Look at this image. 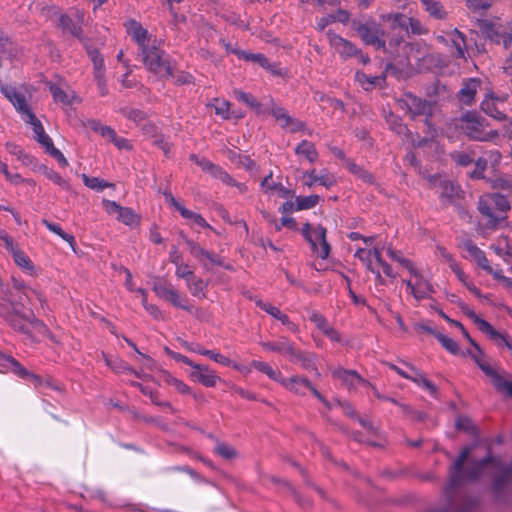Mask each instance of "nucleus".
<instances>
[{
  "mask_svg": "<svg viewBox=\"0 0 512 512\" xmlns=\"http://www.w3.org/2000/svg\"><path fill=\"white\" fill-rule=\"evenodd\" d=\"M490 379L494 387L499 391L509 378H507L505 371H497Z\"/></svg>",
  "mask_w": 512,
  "mask_h": 512,
  "instance_id": "obj_64",
  "label": "nucleus"
},
{
  "mask_svg": "<svg viewBox=\"0 0 512 512\" xmlns=\"http://www.w3.org/2000/svg\"><path fill=\"white\" fill-rule=\"evenodd\" d=\"M509 95L507 93L496 94L493 91L486 93L484 99L481 102L482 111L488 116L502 121L506 119V106Z\"/></svg>",
  "mask_w": 512,
  "mask_h": 512,
  "instance_id": "obj_10",
  "label": "nucleus"
},
{
  "mask_svg": "<svg viewBox=\"0 0 512 512\" xmlns=\"http://www.w3.org/2000/svg\"><path fill=\"white\" fill-rule=\"evenodd\" d=\"M492 247L496 254L501 256L506 262L512 260V245L507 237L500 238Z\"/></svg>",
  "mask_w": 512,
  "mask_h": 512,
  "instance_id": "obj_42",
  "label": "nucleus"
},
{
  "mask_svg": "<svg viewBox=\"0 0 512 512\" xmlns=\"http://www.w3.org/2000/svg\"><path fill=\"white\" fill-rule=\"evenodd\" d=\"M49 90L53 96L54 101L57 103H61L64 106H69L75 102L80 101L76 92L65 84H50Z\"/></svg>",
  "mask_w": 512,
  "mask_h": 512,
  "instance_id": "obj_18",
  "label": "nucleus"
},
{
  "mask_svg": "<svg viewBox=\"0 0 512 512\" xmlns=\"http://www.w3.org/2000/svg\"><path fill=\"white\" fill-rule=\"evenodd\" d=\"M260 344L264 350L278 352L291 362L300 360V353L286 338H280L275 342H261Z\"/></svg>",
  "mask_w": 512,
  "mask_h": 512,
  "instance_id": "obj_16",
  "label": "nucleus"
},
{
  "mask_svg": "<svg viewBox=\"0 0 512 512\" xmlns=\"http://www.w3.org/2000/svg\"><path fill=\"white\" fill-rule=\"evenodd\" d=\"M347 168H348L349 172L356 175L358 178H360L364 182L371 183L373 181L372 174L369 173L368 171H366L364 168L360 167L359 165H357L353 162H348Z\"/></svg>",
  "mask_w": 512,
  "mask_h": 512,
  "instance_id": "obj_53",
  "label": "nucleus"
},
{
  "mask_svg": "<svg viewBox=\"0 0 512 512\" xmlns=\"http://www.w3.org/2000/svg\"><path fill=\"white\" fill-rule=\"evenodd\" d=\"M435 337L448 352L454 355L459 353L458 344L452 338L442 333H435Z\"/></svg>",
  "mask_w": 512,
  "mask_h": 512,
  "instance_id": "obj_54",
  "label": "nucleus"
},
{
  "mask_svg": "<svg viewBox=\"0 0 512 512\" xmlns=\"http://www.w3.org/2000/svg\"><path fill=\"white\" fill-rule=\"evenodd\" d=\"M232 52L237 55L239 59L256 63L267 71L276 73L274 66L270 64L265 55L261 53H250L244 50H232Z\"/></svg>",
  "mask_w": 512,
  "mask_h": 512,
  "instance_id": "obj_29",
  "label": "nucleus"
},
{
  "mask_svg": "<svg viewBox=\"0 0 512 512\" xmlns=\"http://www.w3.org/2000/svg\"><path fill=\"white\" fill-rule=\"evenodd\" d=\"M357 32L361 39L368 45L380 48L384 46L385 40L382 38L383 34L376 24H364L357 28Z\"/></svg>",
  "mask_w": 512,
  "mask_h": 512,
  "instance_id": "obj_20",
  "label": "nucleus"
},
{
  "mask_svg": "<svg viewBox=\"0 0 512 512\" xmlns=\"http://www.w3.org/2000/svg\"><path fill=\"white\" fill-rule=\"evenodd\" d=\"M174 289L175 288L169 283H156L153 286V290L156 293V295L160 299L165 300V301H167V299L170 296V293H172Z\"/></svg>",
  "mask_w": 512,
  "mask_h": 512,
  "instance_id": "obj_57",
  "label": "nucleus"
},
{
  "mask_svg": "<svg viewBox=\"0 0 512 512\" xmlns=\"http://www.w3.org/2000/svg\"><path fill=\"white\" fill-rule=\"evenodd\" d=\"M490 204H495L497 212L506 213L510 210V203L505 196L498 193L485 194L480 197L478 209L480 213L487 218V224L494 227L504 219V217L498 213H494Z\"/></svg>",
  "mask_w": 512,
  "mask_h": 512,
  "instance_id": "obj_6",
  "label": "nucleus"
},
{
  "mask_svg": "<svg viewBox=\"0 0 512 512\" xmlns=\"http://www.w3.org/2000/svg\"><path fill=\"white\" fill-rule=\"evenodd\" d=\"M309 318L331 341L339 342L341 340L339 333L329 325L322 314L314 311Z\"/></svg>",
  "mask_w": 512,
  "mask_h": 512,
  "instance_id": "obj_28",
  "label": "nucleus"
},
{
  "mask_svg": "<svg viewBox=\"0 0 512 512\" xmlns=\"http://www.w3.org/2000/svg\"><path fill=\"white\" fill-rule=\"evenodd\" d=\"M174 307L181 308L188 312L192 311V306L188 304V299L185 295L180 294L176 289L170 293L169 298L167 299Z\"/></svg>",
  "mask_w": 512,
  "mask_h": 512,
  "instance_id": "obj_47",
  "label": "nucleus"
},
{
  "mask_svg": "<svg viewBox=\"0 0 512 512\" xmlns=\"http://www.w3.org/2000/svg\"><path fill=\"white\" fill-rule=\"evenodd\" d=\"M91 128L104 138L109 139L110 141H112V139L116 136V132L114 131V129H112L109 126H104L99 122H93Z\"/></svg>",
  "mask_w": 512,
  "mask_h": 512,
  "instance_id": "obj_59",
  "label": "nucleus"
},
{
  "mask_svg": "<svg viewBox=\"0 0 512 512\" xmlns=\"http://www.w3.org/2000/svg\"><path fill=\"white\" fill-rule=\"evenodd\" d=\"M180 214L183 218L188 220L191 225L198 226L202 228H211L207 221L198 213H195L186 208L180 209Z\"/></svg>",
  "mask_w": 512,
  "mask_h": 512,
  "instance_id": "obj_44",
  "label": "nucleus"
},
{
  "mask_svg": "<svg viewBox=\"0 0 512 512\" xmlns=\"http://www.w3.org/2000/svg\"><path fill=\"white\" fill-rule=\"evenodd\" d=\"M479 86V80L475 78L469 79L459 91V101L465 105H471Z\"/></svg>",
  "mask_w": 512,
  "mask_h": 512,
  "instance_id": "obj_30",
  "label": "nucleus"
},
{
  "mask_svg": "<svg viewBox=\"0 0 512 512\" xmlns=\"http://www.w3.org/2000/svg\"><path fill=\"white\" fill-rule=\"evenodd\" d=\"M463 248L482 269L491 270V266L489 265L488 259L486 258L484 252L474 243L471 241H466L463 243Z\"/></svg>",
  "mask_w": 512,
  "mask_h": 512,
  "instance_id": "obj_32",
  "label": "nucleus"
},
{
  "mask_svg": "<svg viewBox=\"0 0 512 512\" xmlns=\"http://www.w3.org/2000/svg\"><path fill=\"white\" fill-rule=\"evenodd\" d=\"M271 114L283 127L288 128L292 132L300 131L304 128L303 122L291 118L282 107L273 105L271 107Z\"/></svg>",
  "mask_w": 512,
  "mask_h": 512,
  "instance_id": "obj_23",
  "label": "nucleus"
},
{
  "mask_svg": "<svg viewBox=\"0 0 512 512\" xmlns=\"http://www.w3.org/2000/svg\"><path fill=\"white\" fill-rule=\"evenodd\" d=\"M43 224L46 226V228L51 231L52 233H55L59 237H61L64 241L68 242L73 251H75V238L73 235L68 234L63 231L60 225L49 222L48 220L44 219Z\"/></svg>",
  "mask_w": 512,
  "mask_h": 512,
  "instance_id": "obj_43",
  "label": "nucleus"
},
{
  "mask_svg": "<svg viewBox=\"0 0 512 512\" xmlns=\"http://www.w3.org/2000/svg\"><path fill=\"white\" fill-rule=\"evenodd\" d=\"M449 41L451 42L452 46L456 49V55L459 58H465L467 46L464 39V35L457 29H455L449 35Z\"/></svg>",
  "mask_w": 512,
  "mask_h": 512,
  "instance_id": "obj_38",
  "label": "nucleus"
},
{
  "mask_svg": "<svg viewBox=\"0 0 512 512\" xmlns=\"http://www.w3.org/2000/svg\"><path fill=\"white\" fill-rule=\"evenodd\" d=\"M190 254L197 259L204 269H210L213 265H222L220 257L213 252L203 249L193 241H187Z\"/></svg>",
  "mask_w": 512,
  "mask_h": 512,
  "instance_id": "obj_17",
  "label": "nucleus"
},
{
  "mask_svg": "<svg viewBox=\"0 0 512 512\" xmlns=\"http://www.w3.org/2000/svg\"><path fill=\"white\" fill-rule=\"evenodd\" d=\"M305 239L309 242L311 250L321 259L328 258L330 245L326 240V229L321 225L305 224L302 229Z\"/></svg>",
  "mask_w": 512,
  "mask_h": 512,
  "instance_id": "obj_8",
  "label": "nucleus"
},
{
  "mask_svg": "<svg viewBox=\"0 0 512 512\" xmlns=\"http://www.w3.org/2000/svg\"><path fill=\"white\" fill-rule=\"evenodd\" d=\"M388 366L390 369L395 371L398 375H400L401 377H403L405 379L411 380L418 386L427 390L430 394H434L436 392V387L434 386V384L430 380H428L424 376V374L416 367L407 364L409 371H405L391 363H389Z\"/></svg>",
  "mask_w": 512,
  "mask_h": 512,
  "instance_id": "obj_13",
  "label": "nucleus"
},
{
  "mask_svg": "<svg viewBox=\"0 0 512 512\" xmlns=\"http://www.w3.org/2000/svg\"><path fill=\"white\" fill-rule=\"evenodd\" d=\"M407 107L413 116L426 115L431 112V105L412 95L407 96Z\"/></svg>",
  "mask_w": 512,
  "mask_h": 512,
  "instance_id": "obj_34",
  "label": "nucleus"
},
{
  "mask_svg": "<svg viewBox=\"0 0 512 512\" xmlns=\"http://www.w3.org/2000/svg\"><path fill=\"white\" fill-rule=\"evenodd\" d=\"M480 27L483 35L491 41L502 44L505 48L512 46V23L503 25L485 20L481 22Z\"/></svg>",
  "mask_w": 512,
  "mask_h": 512,
  "instance_id": "obj_9",
  "label": "nucleus"
},
{
  "mask_svg": "<svg viewBox=\"0 0 512 512\" xmlns=\"http://www.w3.org/2000/svg\"><path fill=\"white\" fill-rule=\"evenodd\" d=\"M467 353L487 377L491 378L497 372V370L494 369L485 359L482 351L481 354H479L477 351L470 350L467 351Z\"/></svg>",
  "mask_w": 512,
  "mask_h": 512,
  "instance_id": "obj_37",
  "label": "nucleus"
},
{
  "mask_svg": "<svg viewBox=\"0 0 512 512\" xmlns=\"http://www.w3.org/2000/svg\"><path fill=\"white\" fill-rule=\"evenodd\" d=\"M215 451L217 454L227 460H232L238 456L237 451L232 446L223 442L217 443Z\"/></svg>",
  "mask_w": 512,
  "mask_h": 512,
  "instance_id": "obj_55",
  "label": "nucleus"
},
{
  "mask_svg": "<svg viewBox=\"0 0 512 512\" xmlns=\"http://www.w3.org/2000/svg\"><path fill=\"white\" fill-rule=\"evenodd\" d=\"M327 37L331 47L342 57H351L357 53V48L341 36L329 31Z\"/></svg>",
  "mask_w": 512,
  "mask_h": 512,
  "instance_id": "obj_22",
  "label": "nucleus"
},
{
  "mask_svg": "<svg viewBox=\"0 0 512 512\" xmlns=\"http://www.w3.org/2000/svg\"><path fill=\"white\" fill-rule=\"evenodd\" d=\"M280 384L288 391L297 395H305L307 391H311L313 395L321 402L326 404L323 396L313 387L306 377L293 376L290 378L282 377Z\"/></svg>",
  "mask_w": 512,
  "mask_h": 512,
  "instance_id": "obj_12",
  "label": "nucleus"
},
{
  "mask_svg": "<svg viewBox=\"0 0 512 512\" xmlns=\"http://www.w3.org/2000/svg\"><path fill=\"white\" fill-rule=\"evenodd\" d=\"M175 267H176L175 275L178 278L184 279L186 282L188 280H190L195 275L193 270L189 267V265L184 262Z\"/></svg>",
  "mask_w": 512,
  "mask_h": 512,
  "instance_id": "obj_60",
  "label": "nucleus"
},
{
  "mask_svg": "<svg viewBox=\"0 0 512 512\" xmlns=\"http://www.w3.org/2000/svg\"><path fill=\"white\" fill-rule=\"evenodd\" d=\"M320 200V197L316 194L309 196H297L295 198L296 201V211L308 210L315 207Z\"/></svg>",
  "mask_w": 512,
  "mask_h": 512,
  "instance_id": "obj_46",
  "label": "nucleus"
},
{
  "mask_svg": "<svg viewBox=\"0 0 512 512\" xmlns=\"http://www.w3.org/2000/svg\"><path fill=\"white\" fill-rule=\"evenodd\" d=\"M332 376L349 389L366 384V382L353 370L337 368L332 371Z\"/></svg>",
  "mask_w": 512,
  "mask_h": 512,
  "instance_id": "obj_25",
  "label": "nucleus"
},
{
  "mask_svg": "<svg viewBox=\"0 0 512 512\" xmlns=\"http://www.w3.org/2000/svg\"><path fill=\"white\" fill-rule=\"evenodd\" d=\"M1 91L4 96L12 103L14 108L20 114L21 119L32 127L34 132L33 138L43 147L45 144L49 143L52 139L46 134L44 127L41 121L35 116L33 111L31 110L29 104L26 101L25 96L17 91L16 88L3 85L1 86Z\"/></svg>",
  "mask_w": 512,
  "mask_h": 512,
  "instance_id": "obj_3",
  "label": "nucleus"
},
{
  "mask_svg": "<svg viewBox=\"0 0 512 512\" xmlns=\"http://www.w3.org/2000/svg\"><path fill=\"white\" fill-rule=\"evenodd\" d=\"M0 240L3 241L4 247L7 249V251L12 254L15 264L19 268H21L29 275L36 274L35 266L29 256L14 243V240L8 235L7 232H0Z\"/></svg>",
  "mask_w": 512,
  "mask_h": 512,
  "instance_id": "obj_11",
  "label": "nucleus"
},
{
  "mask_svg": "<svg viewBox=\"0 0 512 512\" xmlns=\"http://www.w3.org/2000/svg\"><path fill=\"white\" fill-rule=\"evenodd\" d=\"M40 171L46 176L47 179L52 181L64 190H70L71 186L69 182L64 179L58 172L48 168L45 165L40 166Z\"/></svg>",
  "mask_w": 512,
  "mask_h": 512,
  "instance_id": "obj_40",
  "label": "nucleus"
},
{
  "mask_svg": "<svg viewBox=\"0 0 512 512\" xmlns=\"http://www.w3.org/2000/svg\"><path fill=\"white\" fill-rule=\"evenodd\" d=\"M355 80L366 90L372 89L375 86H380L385 81V75L369 76L363 72H356Z\"/></svg>",
  "mask_w": 512,
  "mask_h": 512,
  "instance_id": "obj_35",
  "label": "nucleus"
},
{
  "mask_svg": "<svg viewBox=\"0 0 512 512\" xmlns=\"http://www.w3.org/2000/svg\"><path fill=\"white\" fill-rule=\"evenodd\" d=\"M116 218L121 223L130 227L138 226L141 219L138 214H136L131 208L128 207H121Z\"/></svg>",
  "mask_w": 512,
  "mask_h": 512,
  "instance_id": "obj_36",
  "label": "nucleus"
},
{
  "mask_svg": "<svg viewBox=\"0 0 512 512\" xmlns=\"http://www.w3.org/2000/svg\"><path fill=\"white\" fill-rule=\"evenodd\" d=\"M408 277L403 280L406 286V291L416 301L429 299L435 292L431 280L426 276L423 271L416 265V263H408V268L405 269Z\"/></svg>",
  "mask_w": 512,
  "mask_h": 512,
  "instance_id": "obj_4",
  "label": "nucleus"
},
{
  "mask_svg": "<svg viewBox=\"0 0 512 512\" xmlns=\"http://www.w3.org/2000/svg\"><path fill=\"white\" fill-rule=\"evenodd\" d=\"M295 153L298 157L306 159L311 164L315 163L319 156L315 145L307 140L301 141L296 146Z\"/></svg>",
  "mask_w": 512,
  "mask_h": 512,
  "instance_id": "obj_31",
  "label": "nucleus"
},
{
  "mask_svg": "<svg viewBox=\"0 0 512 512\" xmlns=\"http://www.w3.org/2000/svg\"><path fill=\"white\" fill-rule=\"evenodd\" d=\"M125 28L127 34L137 44L146 69L161 79L171 77L173 67L168 55L160 49V41L136 20H128Z\"/></svg>",
  "mask_w": 512,
  "mask_h": 512,
  "instance_id": "obj_1",
  "label": "nucleus"
},
{
  "mask_svg": "<svg viewBox=\"0 0 512 512\" xmlns=\"http://www.w3.org/2000/svg\"><path fill=\"white\" fill-rule=\"evenodd\" d=\"M187 288L193 296L200 297L204 295V290L206 288L205 282L194 275L190 280L186 282Z\"/></svg>",
  "mask_w": 512,
  "mask_h": 512,
  "instance_id": "obj_49",
  "label": "nucleus"
},
{
  "mask_svg": "<svg viewBox=\"0 0 512 512\" xmlns=\"http://www.w3.org/2000/svg\"><path fill=\"white\" fill-rule=\"evenodd\" d=\"M73 16L75 19L64 14L57 15L58 25L63 29V31L68 32L75 37H79L81 34V24L84 22V14L79 10H75L73 12Z\"/></svg>",
  "mask_w": 512,
  "mask_h": 512,
  "instance_id": "obj_19",
  "label": "nucleus"
},
{
  "mask_svg": "<svg viewBox=\"0 0 512 512\" xmlns=\"http://www.w3.org/2000/svg\"><path fill=\"white\" fill-rule=\"evenodd\" d=\"M82 180L88 188L92 190L102 191L105 188L113 187L112 183H109L98 177H89L86 174H82Z\"/></svg>",
  "mask_w": 512,
  "mask_h": 512,
  "instance_id": "obj_48",
  "label": "nucleus"
},
{
  "mask_svg": "<svg viewBox=\"0 0 512 512\" xmlns=\"http://www.w3.org/2000/svg\"><path fill=\"white\" fill-rule=\"evenodd\" d=\"M493 187L504 191L512 192V178L502 177L494 180Z\"/></svg>",
  "mask_w": 512,
  "mask_h": 512,
  "instance_id": "obj_63",
  "label": "nucleus"
},
{
  "mask_svg": "<svg viewBox=\"0 0 512 512\" xmlns=\"http://www.w3.org/2000/svg\"><path fill=\"white\" fill-rule=\"evenodd\" d=\"M386 254L389 258L398 262L404 269L408 268V263H413L412 260L404 257L400 251L395 250L392 245L386 247Z\"/></svg>",
  "mask_w": 512,
  "mask_h": 512,
  "instance_id": "obj_56",
  "label": "nucleus"
},
{
  "mask_svg": "<svg viewBox=\"0 0 512 512\" xmlns=\"http://www.w3.org/2000/svg\"><path fill=\"white\" fill-rule=\"evenodd\" d=\"M278 183L274 182L272 179V172L269 173L261 182V189L263 193L267 195H274V191L276 189Z\"/></svg>",
  "mask_w": 512,
  "mask_h": 512,
  "instance_id": "obj_62",
  "label": "nucleus"
},
{
  "mask_svg": "<svg viewBox=\"0 0 512 512\" xmlns=\"http://www.w3.org/2000/svg\"><path fill=\"white\" fill-rule=\"evenodd\" d=\"M88 56L93 64V75L101 96L108 94L107 81L105 78L104 59L95 49L87 50Z\"/></svg>",
  "mask_w": 512,
  "mask_h": 512,
  "instance_id": "obj_14",
  "label": "nucleus"
},
{
  "mask_svg": "<svg viewBox=\"0 0 512 512\" xmlns=\"http://www.w3.org/2000/svg\"><path fill=\"white\" fill-rule=\"evenodd\" d=\"M257 305L262 309L264 310L265 312H267L269 315H271L272 317L276 318L277 320L281 321V323L283 325H285L287 327V329L293 333H297L299 331V327L298 325H296L295 323H293L292 321H290V319L288 318V316L284 313H282L279 308L269 304V303H266V302H263V301H258L257 302Z\"/></svg>",
  "mask_w": 512,
  "mask_h": 512,
  "instance_id": "obj_26",
  "label": "nucleus"
},
{
  "mask_svg": "<svg viewBox=\"0 0 512 512\" xmlns=\"http://www.w3.org/2000/svg\"><path fill=\"white\" fill-rule=\"evenodd\" d=\"M421 2L430 16L436 19H443L446 16V12L444 11L443 6L438 1L421 0Z\"/></svg>",
  "mask_w": 512,
  "mask_h": 512,
  "instance_id": "obj_45",
  "label": "nucleus"
},
{
  "mask_svg": "<svg viewBox=\"0 0 512 512\" xmlns=\"http://www.w3.org/2000/svg\"><path fill=\"white\" fill-rule=\"evenodd\" d=\"M251 365L258 371L266 374L270 379L280 383L282 380V373L279 370L273 369L268 363L254 360Z\"/></svg>",
  "mask_w": 512,
  "mask_h": 512,
  "instance_id": "obj_41",
  "label": "nucleus"
},
{
  "mask_svg": "<svg viewBox=\"0 0 512 512\" xmlns=\"http://www.w3.org/2000/svg\"><path fill=\"white\" fill-rule=\"evenodd\" d=\"M191 377L205 387H214L220 381V377L216 375L215 371L200 364L194 366Z\"/></svg>",
  "mask_w": 512,
  "mask_h": 512,
  "instance_id": "obj_21",
  "label": "nucleus"
},
{
  "mask_svg": "<svg viewBox=\"0 0 512 512\" xmlns=\"http://www.w3.org/2000/svg\"><path fill=\"white\" fill-rule=\"evenodd\" d=\"M13 288L20 292V295L29 297V293H33L40 304L42 310L47 307V301L45 296L37 289L26 285L23 281L13 279Z\"/></svg>",
  "mask_w": 512,
  "mask_h": 512,
  "instance_id": "obj_33",
  "label": "nucleus"
},
{
  "mask_svg": "<svg viewBox=\"0 0 512 512\" xmlns=\"http://www.w3.org/2000/svg\"><path fill=\"white\" fill-rule=\"evenodd\" d=\"M303 185L312 188L316 184L330 188L336 183L335 176L326 169H322L318 174L315 169L305 171L302 175Z\"/></svg>",
  "mask_w": 512,
  "mask_h": 512,
  "instance_id": "obj_15",
  "label": "nucleus"
},
{
  "mask_svg": "<svg viewBox=\"0 0 512 512\" xmlns=\"http://www.w3.org/2000/svg\"><path fill=\"white\" fill-rule=\"evenodd\" d=\"M368 247L369 246L357 248L354 256L358 258L369 271H374V268L379 266L385 276L395 279L397 273L383 260L381 250L376 246H373V248Z\"/></svg>",
  "mask_w": 512,
  "mask_h": 512,
  "instance_id": "obj_7",
  "label": "nucleus"
},
{
  "mask_svg": "<svg viewBox=\"0 0 512 512\" xmlns=\"http://www.w3.org/2000/svg\"><path fill=\"white\" fill-rule=\"evenodd\" d=\"M121 114L135 123H139L145 119V113L138 109L124 107L120 110Z\"/></svg>",
  "mask_w": 512,
  "mask_h": 512,
  "instance_id": "obj_58",
  "label": "nucleus"
},
{
  "mask_svg": "<svg viewBox=\"0 0 512 512\" xmlns=\"http://www.w3.org/2000/svg\"><path fill=\"white\" fill-rule=\"evenodd\" d=\"M486 120L475 113H467L461 118V128L471 139L499 143L500 133L497 130H486Z\"/></svg>",
  "mask_w": 512,
  "mask_h": 512,
  "instance_id": "obj_5",
  "label": "nucleus"
},
{
  "mask_svg": "<svg viewBox=\"0 0 512 512\" xmlns=\"http://www.w3.org/2000/svg\"><path fill=\"white\" fill-rule=\"evenodd\" d=\"M209 106L214 108L215 114L219 115L223 119L230 118V104L228 101L214 99Z\"/></svg>",
  "mask_w": 512,
  "mask_h": 512,
  "instance_id": "obj_51",
  "label": "nucleus"
},
{
  "mask_svg": "<svg viewBox=\"0 0 512 512\" xmlns=\"http://www.w3.org/2000/svg\"><path fill=\"white\" fill-rule=\"evenodd\" d=\"M186 347L190 351H192L194 353H198V354L203 355V356H206V357L214 360L215 362H217V363H219L221 365H224V366H231L232 365L234 368L240 370V367L238 365H236V364H233L232 361L228 357H226V356H224V355H222L220 353H217V352H215L213 350H208V349H205V348L201 347L198 344H192V343L191 344H186Z\"/></svg>",
  "mask_w": 512,
  "mask_h": 512,
  "instance_id": "obj_27",
  "label": "nucleus"
},
{
  "mask_svg": "<svg viewBox=\"0 0 512 512\" xmlns=\"http://www.w3.org/2000/svg\"><path fill=\"white\" fill-rule=\"evenodd\" d=\"M164 381L174 387L176 391H178L180 394H190L191 389L190 387L185 384L182 380L172 376L171 374L165 372L164 373Z\"/></svg>",
  "mask_w": 512,
  "mask_h": 512,
  "instance_id": "obj_50",
  "label": "nucleus"
},
{
  "mask_svg": "<svg viewBox=\"0 0 512 512\" xmlns=\"http://www.w3.org/2000/svg\"><path fill=\"white\" fill-rule=\"evenodd\" d=\"M33 299L37 300L33 293H29V297L20 295L19 303L4 300L0 303V317L16 331L28 334L29 329L33 328L50 337V331L41 320L35 317L32 310L28 313L22 310L23 303L26 301L32 304Z\"/></svg>",
  "mask_w": 512,
  "mask_h": 512,
  "instance_id": "obj_2",
  "label": "nucleus"
},
{
  "mask_svg": "<svg viewBox=\"0 0 512 512\" xmlns=\"http://www.w3.org/2000/svg\"><path fill=\"white\" fill-rule=\"evenodd\" d=\"M2 360L11 365L9 370H11L18 377L30 381L36 387L42 385L43 381L39 376L30 373L12 356H2Z\"/></svg>",
  "mask_w": 512,
  "mask_h": 512,
  "instance_id": "obj_24",
  "label": "nucleus"
},
{
  "mask_svg": "<svg viewBox=\"0 0 512 512\" xmlns=\"http://www.w3.org/2000/svg\"><path fill=\"white\" fill-rule=\"evenodd\" d=\"M43 148L45 149V152L47 154H49L50 156H52L53 158L56 159V161L59 163V165L61 167H66L68 166V161L67 159L65 158V156L63 155V153L57 149L54 144H53V141L51 140L49 143L45 144L43 146Z\"/></svg>",
  "mask_w": 512,
  "mask_h": 512,
  "instance_id": "obj_52",
  "label": "nucleus"
},
{
  "mask_svg": "<svg viewBox=\"0 0 512 512\" xmlns=\"http://www.w3.org/2000/svg\"><path fill=\"white\" fill-rule=\"evenodd\" d=\"M103 356L106 365L116 372H125L127 371V368H129L128 366L124 365V363L118 358H110L105 354Z\"/></svg>",
  "mask_w": 512,
  "mask_h": 512,
  "instance_id": "obj_61",
  "label": "nucleus"
},
{
  "mask_svg": "<svg viewBox=\"0 0 512 512\" xmlns=\"http://www.w3.org/2000/svg\"><path fill=\"white\" fill-rule=\"evenodd\" d=\"M470 451H471L470 447L465 448L459 455L456 462L454 463L453 471H452V475H451V483L453 485L457 484L460 480H462V476L460 475L461 469H462L466 459L468 458Z\"/></svg>",
  "mask_w": 512,
  "mask_h": 512,
  "instance_id": "obj_39",
  "label": "nucleus"
}]
</instances>
